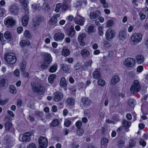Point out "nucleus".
<instances>
[{"instance_id": "61", "label": "nucleus", "mask_w": 148, "mask_h": 148, "mask_svg": "<svg viewBox=\"0 0 148 148\" xmlns=\"http://www.w3.org/2000/svg\"><path fill=\"white\" fill-rule=\"evenodd\" d=\"M139 16L140 17V18L141 20H143L145 18V14L143 13L142 12L139 13Z\"/></svg>"}, {"instance_id": "54", "label": "nucleus", "mask_w": 148, "mask_h": 148, "mask_svg": "<svg viewBox=\"0 0 148 148\" xmlns=\"http://www.w3.org/2000/svg\"><path fill=\"white\" fill-rule=\"evenodd\" d=\"M139 144L141 145L143 147H145L146 145V142L143 139H140L139 140Z\"/></svg>"}, {"instance_id": "11", "label": "nucleus", "mask_w": 148, "mask_h": 148, "mask_svg": "<svg viewBox=\"0 0 148 148\" xmlns=\"http://www.w3.org/2000/svg\"><path fill=\"white\" fill-rule=\"evenodd\" d=\"M75 23L80 26L83 25L85 22L84 18L79 15H77L74 19Z\"/></svg>"}, {"instance_id": "14", "label": "nucleus", "mask_w": 148, "mask_h": 148, "mask_svg": "<svg viewBox=\"0 0 148 148\" xmlns=\"http://www.w3.org/2000/svg\"><path fill=\"white\" fill-rule=\"evenodd\" d=\"M64 37V34L58 32L56 33L53 36L54 40L56 41L61 40H62Z\"/></svg>"}, {"instance_id": "5", "label": "nucleus", "mask_w": 148, "mask_h": 148, "mask_svg": "<svg viewBox=\"0 0 148 148\" xmlns=\"http://www.w3.org/2000/svg\"><path fill=\"white\" fill-rule=\"evenodd\" d=\"M4 22L7 27L10 28L15 25L16 21L12 17H8L5 19Z\"/></svg>"}, {"instance_id": "6", "label": "nucleus", "mask_w": 148, "mask_h": 148, "mask_svg": "<svg viewBox=\"0 0 148 148\" xmlns=\"http://www.w3.org/2000/svg\"><path fill=\"white\" fill-rule=\"evenodd\" d=\"M39 145V148H46L48 144L47 139L43 136H40L38 138Z\"/></svg>"}, {"instance_id": "2", "label": "nucleus", "mask_w": 148, "mask_h": 148, "mask_svg": "<svg viewBox=\"0 0 148 148\" xmlns=\"http://www.w3.org/2000/svg\"><path fill=\"white\" fill-rule=\"evenodd\" d=\"M142 35L140 33H134L131 37V40L133 44L136 45L140 42L142 40Z\"/></svg>"}, {"instance_id": "32", "label": "nucleus", "mask_w": 148, "mask_h": 148, "mask_svg": "<svg viewBox=\"0 0 148 148\" xmlns=\"http://www.w3.org/2000/svg\"><path fill=\"white\" fill-rule=\"evenodd\" d=\"M7 80L5 79H2L0 81V88L5 86L7 83Z\"/></svg>"}, {"instance_id": "35", "label": "nucleus", "mask_w": 148, "mask_h": 148, "mask_svg": "<svg viewBox=\"0 0 148 148\" xmlns=\"http://www.w3.org/2000/svg\"><path fill=\"white\" fill-rule=\"evenodd\" d=\"M5 38L8 40H12V37L10 32L9 31H6L4 34Z\"/></svg>"}, {"instance_id": "47", "label": "nucleus", "mask_w": 148, "mask_h": 148, "mask_svg": "<svg viewBox=\"0 0 148 148\" xmlns=\"http://www.w3.org/2000/svg\"><path fill=\"white\" fill-rule=\"evenodd\" d=\"M26 63L25 61L23 60L21 64V70L23 71L25 70L26 66Z\"/></svg>"}, {"instance_id": "55", "label": "nucleus", "mask_w": 148, "mask_h": 148, "mask_svg": "<svg viewBox=\"0 0 148 148\" xmlns=\"http://www.w3.org/2000/svg\"><path fill=\"white\" fill-rule=\"evenodd\" d=\"M40 7V5L39 4H35L34 3L32 5V8L33 9L36 10L37 9L39 8Z\"/></svg>"}, {"instance_id": "21", "label": "nucleus", "mask_w": 148, "mask_h": 148, "mask_svg": "<svg viewBox=\"0 0 148 148\" xmlns=\"http://www.w3.org/2000/svg\"><path fill=\"white\" fill-rule=\"evenodd\" d=\"M119 35V38L120 40H123L127 37V34L125 30L120 31Z\"/></svg>"}, {"instance_id": "24", "label": "nucleus", "mask_w": 148, "mask_h": 148, "mask_svg": "<svg viewBox=\"0 0 148 148\" xmlns=\"http://www.w3.org/2000/svg\"><path fill=\"white\" fill-rule=\"evenodd\" d=\"M86 27L87 29L88 32V34L93 33L95 31L94 27L92 24H88L87 25Z\"/></svg>"}, {"instance_id": "49", "label": "nucleus", "mask_w": 148, "mask_h": 148, "mask_svg": "<svg viewBox=\"0 0 148 148\" xmlns=\"http://www.w3.org/2000/svg\"><path fill=\"white\" fill-rule=\"evenodd\" d=\"M24 35L25 37L27 38H30L31 37V35L29 31L26 30L24 33Z\"/></svg>"}, {"instance_id": "31", "label": "nucleus", "mask_w": 148, "mask_h": 148, "mask_svg": "<svg viewBox=\"0 0 148 148\" xmlns=\"http://www.w3.org/2000/svg\"><path fill=\"white\" fill-rule=\"evenodd\" d=\"M70 53V51L66 47H64L62 51V54L64 56H68Z\"/></svg>"}, {"instance_id": "60", "label": "nucleus", "mask_w": 148, "mask_h": 148, "mask_svg": "<svg viewBox=\"0 0 148 148\" xmlns=\"http://www.w3.org/2000/svg\"><path fill=\"white\" fill-rule=\"evenodd\" d=\"M108 140L104 138L101 140V145H105L106 144V143H108Z\"/></svg>"}, {"instance_id": "17", "label": "nucleus", "mask_w": 148, "mask_h": 148, "mask_svg": "<svg viewBox=\"0 0 148 148\" xmlns=\"http://www.w3.org/2000/svg\"><path fill=\"white\" fill-rule=\"evenodd\" d=\"M29 18V15L27 14L25 15L22 17V22L23 26H26L27 25L28 23Z\"/></svg>"}, {"instance_id": "56", "label": "nucleus", "mask_w": 148, "mask_h": 148, "mask_svg": "<svg viewBox=\"0 0 148 148\" xmlns=\"http://www.w3.org/2000/svg\"><path fill=\"white\" fill-rule=\"evenodd\" d=\"M71 124V121L68 119H66L64 122V125L67 127H69Z\"/></svg>"}, {"instance_id": "39", "label": "nucleus", "mask_w": 148, "mask_h": 148, "mask_svg": "<svg viewBox=\"0 0 148 148\" xmlns=\"http://www.w3.org/2000/svg\"><path fill=\"white\" fill-rule=\"evenodd\" d=\"M114 23L113 21L111 19L108 20L106 23L107 27H112L114 25Z\"/></svg>"}, {"instance_id": "57", "label": "nucleus", "mask_w": 148, "mask_h": 148, "mask_svg": "<svg viewBox=\"0 0 148 148\" xmlns=\"http://www.w3.org/2000/svg\"><path fill=\"white\" fill-rule=\"evenodd\" d=\"M103 43L104 45L106 47H108L110 46L111 45L110 43L108 41L106 40H104Z\"/></svg>"}, {"instance_id": "3", "label": "nucleus", "mask_w": 148, "mask_h": 148, "mask_svg": "<svg viewBox=\"0 0 148 148\" xmlns=\"http://www.w3.org/2000/svg\"><path fill=\"white\" fill-rule=\"evenodd\" d=\"M140 89V86L139 81L137 80L134 81L133 84L130 88L132 93H135L138 92Z\"/></svg>"}, {"instance_id": "27", "label": "nucleus", "mask_w": 148, "mask_h": 148, "mask_svg": "<svg viewBox=\"0 0 148 148\" xmlns=\"http://www.w3.org/2000/svg\"><path fill=\"white\" fill-rule=\"evenodd\" d=\"M90 54L89 51L86 49H82L81 51L82 56L84 58L88 57Z\"/></svg>"}, {"instance_id": "50", "label": "nucleus", "mask_w": 148, "mask_h": 148, "mask_svg": "<svg viewBox=\"0 0 148 148\" xmlns=\"http://www.w3.org/2000/svg\"><path fill=\"white\" fill-rule=\"evenodd\" d=\"M10 90L11 93L13 94H16V92L15 87L12 86L10 87Z\"/></svg>"}, {"instance_id": "48", "label": "nucleus", "mask_w": 148, "mask_h": 148, "mask_svg": "<svg viewBox=\"0 0 148 148\" xmlns=\"http://www.w3.org/2000/svg\"><path fill=\"white\" fill-rule=\"evenodd\" d=\"M59 124V121L58 119H55L52 122L51 125L53 127H56Z\"/></svg>"}, {"instance_id": "19", "label": "nucleus", "mask_w": 148, "mask_h": 148, "mask_svg": "<svg viewBox=\"0 0 148 148\" xmlns=\"http://www.w3.org/2000/svg\"><path fill=\"white\" fill-rule=\"evenodd\" d=\"M45 60L44 61L45 63L47 64H49L52 61V58L51 55L48 53H46L44 55Z\"/></svg>"}, {"instance_id": "8", "label": "nucleus", "mask_w": 148, "mask_h": 148, "mask_svg": "<svg viewBox=\"0 0 148 148\" xmlns=\"http://www.w3.org/2000/svg\"><path fill=\"white\" fill-rule=\"evenodd\" d=\"M115 36V31L111 29H108L106 33V38L109 41L112 40L114 37Z\"/></svg>"}, {"instance_id": "22", "label": "nucleus", "mask_w": 148, "mask_h": 148, "mask_svg": "<svg viewBox=\"0 0 148 148\" xmlns=\"http://www.w3.org/2000/svg\"><path fill=\"white\" fill-rule=\"evenodd\" d=\"M5 140L6 145L9 147H11L13 145L12 144L14 142V140L11 137H6Z\"/></svg>"}, {"instance_id": "38", "label": "nucleus", "mask_w": 148, "mask_h": 148, "mask_svg": "<svg viewBox=\"0 0 148 148\" xmlns=\"http://www.w3.org/2000/svg\"><path fill=\"white\" fill-rule=\"evenodd\" d=\"M66 102L68 105L73 106L75 104V101L73 99L69 98L67 100Z\"/></svg>"}, {"instance_id": "36", "label": "nucleus", "mask_w": 148, "mask_h": 148, "mask_svg": "<svg viewBox=\"0 0 148 148\" xmlns=\"http://www.w3.org/2000/svg\"><path fill=\"white\" fill-rule=\"evenodd\" d=\"M134 101L132 99L128 101L129 110H132L133 109L134 107Z\"/></svg>"}, {"instance_id": "33", "label": "nucleus", "mask_w": 148, "mask_h": 148, "mask_svg": "<svg viewBox=\"0 0 148 148\" xmlns=\"http://www.w3.org/2000/svg\"><path fill=\"white\" fill-rule=\"evenodd\" d=\"M136 145V142L133 139H130L128 148H133Z\"/></svg>"}, {"instance_id": "63", "label": "nucleus", "mask_w": 148, "mask_h": 148, "mask_svg": "<svg viewBox=\"0 0 148 148\" xmlns=\"http://www.w3.org/2000/svg\"><path fill=\"white\" fill-rule=\"evenodd\" d=\"M22 104V101L20 99H18L17 101V106L18 108H20Z\"/></svg>"}, {"instance_id": "43", "label": "nucleus", "mask_w": 148, "mask_h": 148, "mask_svg": "<svg viewBox=\"0 0 148 148\" xmlns=\"http://www.w3.org/2000/svg\"><path fill=\"white\" fill-rule=\"evenodd\" d=\"M61 67L63 70L66 72H69V66L66 64H63L61 65Z\"/></svg>"}, {"instance_id": "40", "label": "nucleus", "mask_w": 148, "mask_h": 148, "mask_svg": "<svg viewBox=\"0 0 148 148\" xmlns=\"http://www.w3.org/2000/svg\"><path fill=\"white\" fill-rule=\"evenodd\" d=\"M60 84V86L63 87H65L67 85V83H66L65 79V77H63L61 78Z\"/></svg>"}, {"instance_id": "64", "label": "nucleus", "mask_w": 148, "mask_h": 148, "mask_svg": "<svg viewBox=\"0 0 148 148\" xmlns=\"http://www.w3.org/2000/svg\"><path fill=\"white\" fill-rule=\"evenodd\" d=\"M27 148H36V147L35 145L33 143L27 145Z\"/></svg>"}, {"instance_id": "13", "label": "nucleus", "mask_w": 148, "mask_h": 148, "mask_svg": "<svg viewBox=\"0 0 148 148\" xmlns=\"http://www.w3.org/2000/svg\"><path fill=\"white\" fill-rule=\"evenodd\" d=\"M60 15L58 14H54L53 16L50 19L49 23L51 25H54L57 23V18L60 17Z\"/></svg>"}, {"instance_id": "1", "label": "nucleus", "mask_w": 148, "mask_h": 148, "mask_svg": "<svg viewBox=\"0 0 148 148\" xmlns=\"http://www.w3.org/2000/svg\"><path fill=\"white\" fill-rule=\"evenodd\" d=\"M31 85L32 90L33 92H36L39 95H43L46 90L45 87L40 84H35L34 82H32Z\"/></svg>"}, {"instance_id": "26", "label": "nucleus", "mask_w": 148, "mask_h": 148, "mask_svg": "<svg viewBox=\"0 0 148 148\" xmlns=\"http://www.w3.org/2000/svg\"><path fill=\"white\" fill-rule=\"evenodd\" d=\"M120 78L118 76H114L111 79V84L112 85H115L119 81Z\"/></svg>"}, {"instance_id": "18", "label": "nucleus", "mask_w": 148, "mask_h": 148, "mask_svg": "<svg viewBox=\"0 0 148 148\" xmlns=\"http://www.w3.org/2000/svg\"><path fill=\"white\" fill-rule=\"evenodd\" d=\"M30 135V133L28 132H26L24 134L22 138V141L23 142H28L31 139L29 136Z\"/></svg>"}, {"instance_id": "7", "label": "nucleus", "mask_w": 148, "mask_h": 148, "mask_svg": "<svg viewBox=\"0 0 148 148\" xmlns=\"http://www.w3.org/2000/svg\"><path fill=\"white\" fill-rule=\"evenodd\" d=\"M135 60L133 58H129L126 59L123 62V64L127 68L132 67L134 65Z\"/></svg>"}, {"instance_id": "15", "label": "nucleus", "mask_w": 148, "mask_h": 148, "mask_svg": "<svg viewBox=\"0 0 148 148\" xmlns=\"http://www.w3.org/2000/svg\"><path fill=\"white\" fill-rule=\"evenodd\" d=\"M54 100L55 101L58 102L61 100L63 97V95L62 93L59 92L57 91L54 93Z\"/></svg>"}, {"instance_id": "41", "label": "nucleus", "mask_w": 148, "mask_h": 148, "mask_svg": "<svg viewBox=\"0 0 148 148\" xmlns=\"http://www.w3.org/2000/svg\"><path fill=\"white\" fill-rule=\"evenodd\" d=\"M125 145V141L121 140L118 141L117 144V146L119 148H122Z\"/></svg>"}, {"instance_id": "10", "label": "nucleus", "mask_w": 148, "mask_h": 148, "mask_svg": "<svg viewBox=\"0 0 148 148\" xmlns=\"http://www.w3.org/2000/svg\"><path fill=\"white\" fill-rule=\"evenodd\" d=\"M10 12L12 14L17 15L19 13L20 9L16 4H12L10 7Z\"/></svg>"}, {"instance_id": "9", "label": "nucleus", "mask_w": 148, "mask_h": 148, "mask_svg": "<svg viewBox=\"0 0 148 148\" xmlns=\"http://www.w3.org/2000/svg\"><path fill=\"white\" fill-rule=\"evenodd\" d=\"M101 15V13L99 10L91 12L89 15L90 18L93 21H95Z\"/></svg>"}, {"instance_id": "29", "label": "nucleus", "mask_w": 148, "mask_h": 148, "mask_svg": "<svg viewBox=\"0 0 148 148\" xmlns=\"http://www.w3.org/2000/svg\"><path fill=\"white\" fill-rule=\"evenodd\" d=\"M30 42L28 40H22L21 41L20 45L21 47H24L26 45L29 46L30 45Z\"/></svg>"}, {"instance_id": "44", "label": "nucleus", "mask_w": 148, "mask_h": 148, "mask_svg": "<svg viewBox=\"0 0 148 148\" xmlns=\"http://www.w3.org/2000/svg\"><path fill=\"white\" fill-rule=\"evenodd\" d=\"M56 75L55 74H52L49 76L48 77V81L50 83H52L53 82V80L56 77Z\"/></svg>"}, {"instance_id": "23", "label": "nucleus", "mask_w": 148, "mask_h": 148, "mask_svg": "<svg viewBox=\"0 0 148 148\" xmlns=\"http://www.w3.org/2000/svg\"><path fill=\"white\" fill-rule=\"evenodd\" d=\"M137 63L138 64H141L144 61V58L143 56L141 55H137L135 57Z\"/></svg>"}, {"instance_id": "30", "label": "nucleus", "mask_w": 148, "mask_h": 148, "mask_svg": "<svg viewBox=\"0 0 148 148\" xmlns=\"http://www.w3.org/2000/svg\"><path fill=\"white\" fill-rule=\"evenodd\" d=\"M75 31L73 28H71L67 31L68 35L71 37H73L75 34Z\"/></svg>"}, {"instance_id": "16", "label": "nucleus", "mask_w": 148, "mask_h": 148, "mask_svg": "<svg viewBox=\"0 0 148 148\" xmlns=\"http://www.w3.org/2000/svg\"><path fill=\"white\" fill-rule=\"evenodd\" d=\"M10 119L9 117L6 116L4 119V121L5 122H6L5 124V130H6L9 131L11 128L12 124L9 122Z\"/></svg>"}, {"instance_id": "59", "label": "nucleus", "mask_w": 148, "mask_h": 148, "mask_svg": "<svg viewBox=\"0 0 148 148\" xmlns=\"http://www.w3.org/2000/svg\"><path fill=\"white\" fill-rule=\"evenodd\" d=\"M48 64L46 63H45V62H44L41 65V67L42 69L45 70L47 68Z\"/></svg>"}, {"instance_id": "20", "label": "nucleus", "mask_w": 148, "mask_h": 148, "mask_svg": "<svg viewBox=\"0 0 148 148\" xmlns=\"http://www.w3.org/2000/svg\"><path fill=\"white\" fill-rule=\"evenodd\" d=\"M82 100L84 106L87 107L90 105L91 101L88 98L85 97L82 98Z\"/></svg>"}, {"instance_id": "46", "label": "nucleus", "mask_w": 148, "mask_h": 148, "mask_svg": "<svg viewBox=\"0 0 148 148\" xmlns=\"http://www.w3.org/2000/svg\"><path fill=\"white\" fill-rule=\"evenodd\" d=\"M84 132V130L81 128H77L76 131L77 135L81 136L83 134Z\"/></svg>"}, {"instance_id": "4", "label": "nucleus", "mask_w": 148, "mask_h": 148, "mask_svg": "<svg viewBox=\"0 0 148 148\" xmlns=\"http://www.w3.org/2000/svg\"><path fill=\"white\" fill-rule=\"evenodd\" d=\"M5 59L6 61L10 64H14L16 60L14 54L12 53H10L7 54Z\"/></svg>"}, {"instance_id": "45", "label": "nucleus", "mask_w": 148, "mask_h": 148, "mask_svg": "<svg viewBox=\"0 0 148 148\" xmlns=\"http://www.w3.org/2000/svg\"><path fill=\"white\" fill-rule=\"evenodd\" d=\"M69 8L68 5L66 3H63L62 5V10L63 11H66L68 10Z\"/></svg>"}, {"instance_id": "52", "label": "nucleus", "mask_w": 148, "mask_h": 148, "mask_svg": "<svg viewBox=\"0 0 148 148\" xmlns=\"http://www.w3.org/2000/svg\"><path fill=\"white\" fill-rule=\"evenodd\" d=\"M99 85L101 86H103L105 84V82L104 80L102 79H99L97 82Z\"/></svg>"}, {"instance_id": "42", "label": "nucleus", "mask_w": 148, "mask_h": 148, "mask_svg": "<svg viewBox=\"0 0 148 148\" xmlns=\"http://www.w3.org/2000/svg\"><path fill=\"white\" fill-rule=\"evenodd\" d=\"M62 5L60 3L57 4L56 6L54 11L56 12H58L60 10V9L62 8Z\"/></svg>"}, {"instance_id": "58", "label": "nucleus", "mask_w": 148, "mask_h": 148, "mask_svg": "<svg viewBox=\"0 0 148 148\" xmlns=\"http://www.w3.org/2000/svg\"><path fill=\"white\" fill-rule=\"evenodd\" d=\"M100 1L101 3L103 5L104 8L108 7V5L106 3V0H100Z\"/></svg>"}, {"instance_id": "62", "label": "nucleus", "mask_w": 148, "mask_h": 148, "mask_svg": "<svg viewBox=\"0 0 148 148\" xmlns=\"http://www.w3.org/2000/svg\"><path fill=\"white\" fill-rule=\"evenodd\" d=\"M19 71L18 69L15 70L14 72V75L16 77L18 76L19 75Z\"/></svg>"}, {"instance_id": "25", "label": "nucleus", "mask_w": 148, "mask_h": 148, "mask_svg": "<svg viewBox=\"0 0 148 148\" xmlns=\"http://www.w3.org/2000/svg\"><path fill=\"white\" fill-rule=\"evenodd\" d=\"M43 9L45 12H49L51 10V8L47 3H44L42 7Z\"/></svg>"}, {"instance_id": "12", "label": "nucleus", "mask_w": 148, "mask_h": 148, "mask_svg": "<svg viewBox=\"0 0 148 148\" xmlns=\"http://www.w3.org/2000/svg\"><path fill=\"white\" fill-rule=\"evenodd\" d=\"M86 37V34L84 33L80 34L78 37V39L80 45L82 46H84L85 45V43L84 42V40Z\"/></svg>"}, {"instance_id": "51", "label": "nucleus", "mask_w": 148, "mask_h": 148, "mask_svg": "<svg viewBox=\"0 0 148 148\" xmlns=\"http://www.w3.org/2000/svg\"><path fill=\"white\" fill-rule=\"evenodd\" d=\"M75 125L77 128H80L82 126V123L81 121H78L76 122Z\"/></svg>"}, {"instance_id": "53", "label": "nucleus", "mask_w": 148, "mask_h": 148, "mask_svg": "<svg viewBox=\"0 0 148 148\" xmlns=\"http://www.w3.org/2000/svg\"><path fill=\"white\" fill-rule=\"evenodd\" d=\"M92 61L91 59L89 60L88 61H86L85 64L84 66L86 68L89 66H91Z\"/></svg>"}, {"instance_id": "37", "label": "nucleus", "mask_w": 148, "mask_h": 148, "mask_svg": "<svg viewBox=\"0 0 148 148\" xmlns=\"http://www.w3.org/2000/svg\"><path fill=\"white\" fill-rule=\"evenodd\" d=\"M122 123L124 127L128 128L130 126L131 122H128L125 120H123Z\"/></svg>"}, {"instance_id": "28", "label": "nucleus", "mask_w": 148, "mask_h": 148, "mask_svg": "<svg viewBox=\"0 0 148 148\" xmlns=\"http://www.w3.org/2000/svg\"><path fill=\"white\" fill-rule=\"evenodd\" d=\"M93 77L96 79H98L101 76V74L99 72V69L95 70L93 73Z\"/></svg>"}, {"instance_id": "34", "label": "nucleus", "mask_w": 148, "mask_h": 148, "mask_svg": "<svg viewBox=\"0 0 148 148\" xmlns=\"http://www.w3.org/2000/svg\"><path fill=\"white\" fill-rule=\"evenodd\" d=\"M57 64H55L51 66L49 69V71L50 73L55 72L57 70Z\"/></svg>"}]
</instances>
